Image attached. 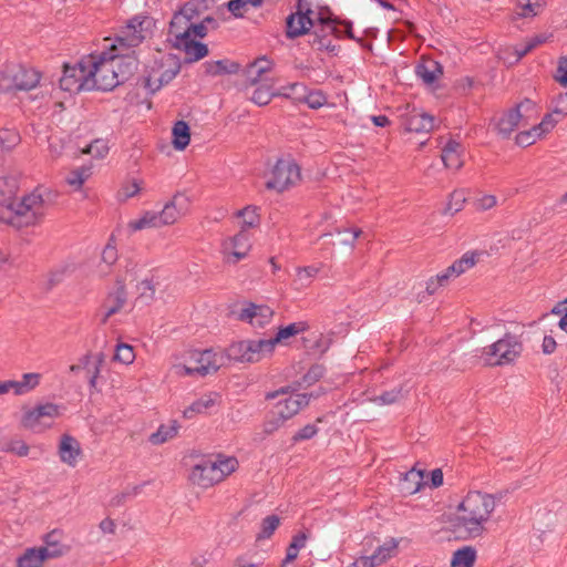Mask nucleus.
<instances>
[{
  "mask_svg": "<svg viewBox=\"0 0 567 567\" xmlns=\"http://www.w3.org/2000/svg\"><path fill=\"white\" fill-rule=\"evenodd\" d=\"M309 329V324L306 321H298L290 323L286 327L279 328L277 334L274 338L268 339L271 341L272 351L278 343L285 342L287 339L295 337Z\"/></svg>",
  "mask_w": 567,
  "mask_h": 567,
  "instance_id": "nucleus-28",
  "label": "nucleus"
},
{
  "mask_svg": "<svg viewBox=\"0 0 567 567\" xmlns=\"http://www.w3.org/2000/svg\"><path fill=\"white\" fill-rule=\"evenodd\" d=\"M41 79V74L27 66H14L3 72L0 79V89L3 92L30 91L34 89Z\"/></svg>",
  "mask_w": 567,
  "mask_h": 567,
  "instance_id": "nucleus-11",
  "label": "nucleus"
},
{
  "mask_svg": "<svg viewBox=\"0 0 567 567\" xmlns=\"http://www.w3.org/2000/svg\"><path fill=\"white\" fill-rule=\"evenodd\" d=\"M190 23L187 22L186 18L176 13L169 24V35L174 38V45L178 41L188 40L190 38Z\"/></svg>",
  "mask_w": 567,
  "mask_h": 567,
  "instance_id": "nucleus-30",
  "label": "nucleus"
},
{
  "mask_svg": "<svg viewBox=\"0 0 567 567\" xmlns=\"http://www.w3.org/2000/svg\"><path fill=\"white\" fill-rule=\"evenodd\" d=\"M58 454L62 463L74 467L82 456V449L75 437L63 434L58 446Z\"/></svg>",
  "mask_w": 567,
  "mask_h": 567,
  "instance_id": "nucleus-23",
  "label": "nucleus"
},
{
  "mask_svg": "<svg viewBox=\"0 0 567 567\" xmlns=\"http://www.w3.org/2000/svg\"><path fill=\"white\" fill-rule=\"evenodd\" d=\"M260 85H258L251 96H250V101L259 106H265L267 104L270 103V101L272 100L274 96H278L280 95V93H277L275 92L272 89H274V82L271 83H268V82H261L259 83Z\"/></svg>",
  "mask_w": 567,
  "mask_h": 567,
  "instance_id": "nucleus-36",
  "label": "nucleus"
},
{
  "mask_svg": "<svg viewBox=\"0 0 567 567\" xmlns=\"http://www.w3.org/2000/svg\"><path fill=\"white\" fill-rule=\"evenodd\" d=\"M534 103L529 100H525L519 103L516 107L507 111L497 122V133L503 137L507 138L511 134L522 125V122L528 117V112H534Z\"/></svg>",
  "mask_w": 567,
  "mask_h": 567,
  "instance_id": "nucleus-14",
  "label": "nucleus"
},
{
  "mask_svg": "<svg viewBox=\"0 0 567 567\" xmlns=\"http://www.w3.org/2000/svg\"><path fill=\"white\" fill-rule=\"evenodd\" d=\"M109 152L107 144L102 140H95L90 145H87L83 153L91 154L92 156L96 158H103Z\"/></svg>",
  "mask_w": 567,
  "mask_h": 567,
  "instance_id": "nucleus-55",
  "label": "nucleus"
},
{
  "mask_svg": "<svg viewBox=\"0 0 567 567\" xmlns=\"http://www.w3.org/2000/svg\"><path fill=\"white\" fill-rule=\"evenodd\" d=\"M401 114L402 124L408 132L429 133L434 127V117L421 110L411 109L406 105Z\"/></svg>",
  "mask_w": 567,
  "mask_h": 567,
  "instance_id": "nucleus-18",
  "label": "nucleus"
},
{
  "mask_svg": "<svg viewBox=\"0 0 567 567\" xmlns=\"http://www.w3.org/2000/svg\"><path fill=\"white\" fill-rule=\"evenodd\" d=\"M190 206V198L185 193H176L167 202L161 212H157L161 225L169 226L175 224L182 216L186 215Z\"/></svg>",
  "mask_w": 567,
  "mask_h": 567,
  "instance_id": "nucleus-16",
  "label": "nucleus"
},
{
  "mask_svg": "<svg viewBox=\"0 0 567 567\" xmlns=\"http://www.w3.org/2000/svg\"><path fill=\"white\" fill-rule=\"evenodd\" d=\"M462 153V145L454 140H450L441 154L444 166L455 171L460 169L463 166Z\"/></svg>",
  "mask_w": 567,
  "mask_h": 567,
  "instance_id": "nucleus-27",
  "label": "nucleus"
},
{
  "mask_svg": "<svg viewBox=\"0 0 567 567\" xmlns=\"http://www.w3.org/2000/svg\"><path fill=\"white\" fill-rule=\"evenodd\" d=\"M41 374L39 373H24L22 380L17 381V394H24L33 390L40 382Z\"/></svg>",
  "mask_w": 567,
  "mask_h": 567,
  "instance_id": "nucleus-47",
  "label": "nucleus"
},
{
  "mask_svg": "<svg viewBox=\"0 0 567 567\" xmlns=\"http://www.w3.org/2000/svg\"><path fill=\"white\" fill-rule=\"evenodd\" d=\"M398 546L399 542L394 538H391L375 549V551L371 555L372 560L377 566L384 564L394 555Z\"/></svg>",
  "mask_w": 567,
  "mask_h": 567,
  "instance_id": "nucleus-43",
  "label": "nucleus"
},
{
  "mask_svg": "<svg viewBox=\"0 0 567 567\" xmlns=\"http://www.w3.org/2000/svg\"><path fill=\"white\" fill-rule=\"evenodd\" d=\"M274 315L275 311L266 305L249 303L240 310L238 319L249 322L252 327L264 328L271 321Z\"/></svg>",
  "mask_w": 567,
  "mask_h": 567,
  "instance_id": "nucleus-19",
  "label": "nucleus"
},
{
  "mask_svg": "<svg viewBox=\"0 0 567 567\" xmlns=\"http://www.w3.org/2000/svg\"><path fill=\"white\" fill-rule=\"evenodd\" d=\"M173 146L177 151L185 150L190 141L189 126L184 121H178L173 126Z\"/></svg>",
  "mask_w": 567,
  "mask_h": 567,
  "instance_id": "nucleus-38",
  "label": "nucleus"
},
{
  "mask_svg": "<svg viewBox=\"0 0 567 567\" xmlns=\"http://www.w3.org/2000/svg\"><path fill=\"white\" fill-rule=\"evenodd\" d=\"M20 143V136L16 131L3 128L0 131V156L11 151Z\"/></svg>",
  "mask_w": 567,
  "mask_h": 567,
  "instance_id": "nucleus-45",
  "label": "nucleus"
},
{
  "mask_svg": "<svg viewBox=\"0 0 567 567\" xmlns=\"http://www.w3.org/2000/svg\"><path fill=\"white\" fill-rule=\"evenodd\" d=\"M476 559V550L472 546L457 549L452 557L451 567H473Z\"/></svg>",
  "mask_w": 567,
  "mask_h": 567,
  "instance_id": "nucleus-41",
  "label": "nucleus"
},
{
  "mask_svg": "<svg viewBox=\"0 0 567 567\" xmlns=\"http://www.w3.org/2000/svg\"><path fill=\"white\" fill-rule=\"evenodd\" d=\"M92 358H93L92 352H87L84 355H82L81 358H79L76 363L71 364L69 367L70 373H74L75 374V373H79L82 370H86L87 372H90L91 371V364H92Z\"/></svg>",
  "mask_w": 567,
  "mask_h": 567,
  "instance_id": "nucleus-57",
  "label": "nucleus"
},
{
  "mask_svg": "<svg viewBox=\"0 0 567 567\" xmlns=\"http://www.w3.org/2000/svg\"><path fill=\"white\" fill-rule=\"evenodd\" d=\"M161 227L163 226L161 225L157 212L152 210L144 212L141 217L128 223V228L133 231Z\"/></svg>",
  "mask_w": 567,
  "mask_h": 567,
  "instance_id": "nucleus-32",
  "label": "nucleus"
},
{
  "mask_svg": "<svg viewBox=\"0 0 567 567\" xmlns=\"http://www.w3.org/2000/svg\"><path fill=\"white\" fill-rule=\"evenodd\" d=\"M301 181V168L291 157H280L276 161L267 176L265 184L269 190L284 193L297 186Z\"/></svg>",
  "mask_w": 567,
  "mask_h": 567,
  "instance_id": "nucleus-6",
  "label": "nucleus"
},
{
  "mask_svg": "<svg viewBox=\"0 0 567 567\" xmlns=\"http://www.w3.org/2000/svg\"><path fill=\"white\" fill-rule=\"evenodd\" d=\"M52 200L50 190L37 187L19 199L13 198L7 208L0 210V220L17 229L33 227L40 224Z\"/></svg>",
  "mask_w": 567,
  "mask_h": 567,
  "instance_id": "nucleus-2",
  "label": "nucleus"
},
{
  "mask_svg": "<svg viewBox=\"0 0 567 567\" xmlns=\"http://www.w3.org/2000/svg\"><path fill=\"white\" fill-rule=\"evenodd\" d=\"M250 247L249 235L245 228H241L238 234L224 240L221 245L225 262L237 264L248 255Z\"/></svg>",
  "mask_w": 567,
  "mask_h": 567,
  "instance_id": "nucleus-15",
  "label": "nucleus"
},
{
  "mask_svg": "<svg viewBox=\"0 0 567 567\" xmlns=\"http://www.w3.org/2000/svg\"><path fill=\"white\" fill-rule=\"evenodd\" d=\"M287 421L280 415L271 413V416L262 424V432L270 435L279 430Z\"/></svg>",
  "mask_w": 567,
  "mask_h": 567,
  "instance_id": "nucleus-56",
  "label": "nucleus"
},
{
  "mask_svg": "<svg viewBox=\"0 0 567 567\" xmlns=\"http://www.w3.org/2000/svg\"><path fill=\"white\" fill-rule=\"evenodd\" d=\"M482 252L477 251H467L460 259L454 261L450 266V274H455L456 277L466 272L468 269L473 268L478 261Z\"/></svg>",
  "mask_w": 567,
  "mask_h": 567,
  "instance_id": "nucleus-35",
  "label": "nucleus"
},
{
  "mask_svg": "<svg viewBox=\"0 0 567 567\" xmlns=\"http://www.w3.org/2000/svg\"><path fill=\"white\" fill-rule=\"evenodd\" d=\"M208 75L234 74L239 71V64L229 60L210 61L204 64Z\"/></svg>",
  "mask_w": 567,
  "mask_h": 567,
  "instance_id": "nucleus-33",
  "label": "nucleus"
},
{
  "mask_svg": "<svg viewBox=\"0 0 567 567\" xmlns=\"http://www.w3.org/2000/svg\"><path fill=\"white\" fill-rule=\"evenodd\" d=\"M442 73L443 72L441 65L433 60L424 61L416 68V74L426 84L434 83L440 78V75H442Z\"/></svg>",
  "mask_w": 567,
  "mask_h": 567,
  "instance_id": "nucleus-34",
  "label": "nucleus"
},
{
  "mask_svg": "<svg viewBox=\"0 0 567 567\" xmlns=\"http://www.w3.org/2000/svg\"><path fill=\"white\" fill-rule=\"evenodd\" d=\"M238 216L243 217V228L245 229L246 227H255L259 221L258 215L256 214V209L251 207H246L243 210H239Z\"/></svg>",
  "mask_w": 567,
  "mask_h": 567,
  "instance_id": "nucleus-58",
  "label": "nucleus"
},
{
  "mask_svg": "<svg viewBox=\"0 0 567 567\" xmlns=\"http://www.w3.org/2000/svg\"><path fill=\"white\" fill-rule=\"evenodd\" d=\"M213 464H215L218 474H220V482L238 467V461L235 457H219L217 461L213 462Z\"/></svg>",
  "mask_w": 567,
  "mask_h": 567,
  "instance_id": "nucleus-46",
  "label": "nucleus"
},
{
  "mask_svg": "<svg viewBox=\"0 0 567 567\" xmlns=\"http://www.w3.org/2000/svg\"><path fill=\"white\" fill-rule=\"evenodd\" d=\"M424 471L412 468L405 473L401 481V491L405 494L413 495L423 486Z\"/></svg>",
  "mask_w": 567,
  "mask_h": 567,
  "instance_id": "nucleus-29",
  "label": "nucleus"
},
{
  "mask_svg": "<svg viewBox=\"0 0 567 567\" xmlns=\"http://www.w3.org/2000/svg\"><path fill=\"white\" fill-rule=\"evenodd\" d=\"M551 114L553 115L557 114V115H561V116L567 115V92L559 94L557 96V99L555 101V107H554Z\"/></svg>",
  "mask_w": 567,
  "mask_h": 567,
  "instance_id": "nucleus-63",
  "label": "nucleus"
},
{
  "mask_svg": "<svg viewBox=\"0 0 567 567\" xmlns=\"http://www.w3.org/2000/svg\"><path fill=\"white\" fill-rule=\"evenodd\" d=\"M279 524L280 519L276 515H269L266 518H264L261 523V532L258 535V538H269L278 528Z\"/></svg>",
  "mask_w": 567,
  "mask_h": 567,
  "instance_id": "nucleus-54",
  "label": "nucleus"
},
{
  "mask_svg": "<svg viewBox=\"0 0 567 567\" xmlns=\"http://www.w3.org/2000/svg\"><path fill=\"white\" fill-rule=\"evenodd\" d=\"M48 560L41 549L30 548L18 559V567H42L43 563Z\"/></svg>",
  "mask_w": 567,
  "mask_h": 567,
  "instance_id": "nucleus-44",
  "label": "nucleus"
},
{
  "mask_svg": "<svg viewBox=\"0 0 567 567\" xmlns=\"http://www.w3.org/2000/svg\"><path fill=\"white\" fill-rule=\"evenodd\" d=\"M319 274V268L315 266L298 267L296 269V277L293 285L297 290L307 288L311 285L312 280Z\"/></svg>",
  "mask_w": 567,
  "mask_h": 567,
  "instance_id": "nucleus-42",
  "label": "nucleus"
},
{
  "mask_svg": "<svg viewBox=\"0 0 567 567\" xmlns=\"http://www.w3.org/2000/svg\"><path fill=\"white\" fill-rule=\"evenodd\" d=\"M111 59L116 63V71L121 82L127 80L137 70L135 51H112Z\"/></svg>",
  "mask_w": 567,
  "mask_h": 567,
  "instance_id": "nucleus-25",
  "label": "nucleus"
},
{
  "mask_svg": "<svg viewBox=\"0 0 567 567\" xmlns=\"http://www.w3.org/2000/svg\"><path fill=\"white\" fill-rule=\"evenodd\" d=\"M305 2L306 0H299L297 12L287 18V37L295 39L306 34L317 22L322 25V31L328 30L330 33L334 32L336 28L332 21L323 18L319 13L313 18L315 12L306 7Z\"/></svg>",
  "mask_w": 567,
  "mask_h": 567,
  "instance_id": "nucleus-8",
  "label": "nucleus"
},
{
  "mask_svg": "<svg viewBox=\"0 0 567 567\" xmlns=\"http://www.w3.org/2000/svg\"><path fill=\"white\" fill-rule=\"evenodd\" d=\"M194 484L207 488L220 482V474L213 462H203L193 467L189 476Z\"/></svg>",
  "mask_w": 567,
  "mask_h": 567,
  "instance_id": "nucleus-22",
  "label": "nucleus"
},
{
  "mask_svg": "<svg viewBox=\"0 0 567 567\" xmlns=\"http://www.w3.org/2000/svg\"><path fill=\"white\" fill-rule=\"evenodd\" d=\"M60 415L59 406L53 403H47L29 411L22 420L23 425L32 431H41L50 426L51 420Z\"/></svg>",
  "mask_w": 567,
  "mask_h": 567,
  "instance_id": "nucleus-17",
  "label": "nucleus"
},
{
  "mask_svg": "<svg viewBox=\"0 0 567 567\" xmlns=\"http://www.w3.org/2000/svg\"><path fill=\"white\" fill-rule=\"evenodd\" d=\"M465 203V195L462 190H454L450 195V199L445 207V213L450 215H454L460 212Z\"/></svg>",
  "mask_w": 567,
  "mask_h": 567,
  "instance_id": "nucleus-51",
  "label": "nucleus"
},
{
  "mask_svg": "<svg viewBox=\"0 0 567 567\" xmlns=\"http://www.w3.org/2000/svg\"><path fill=\"white\" fill-rule=\"evenodd\" d=\"M556 80L560 84L567 85V56H561L558 60Z\"/></svg>",
  "mask_w": 567,
  "mask_h": 567,
  "instance_id": "nucleus-64",
  "label": "nucleus"
},
{
  "mask_svg": "<svg viewBox=\"0 0 567 567\" xmlns=\"http://www.w3.org/2000/svg\"><path fill=\"white\" fill-rule=\"evenodd\" d=\"M135 359L134 350L126 343H120L116 346L114 360L123 364H131Z\"/></svg>",
  "mask_w": 567,
  "mask_h": 567,
  "instance_id": "nucleus-50",
  "label": "nucleus"
},
{
  "mask_svg": "<svg viewBox=\"0 0 567 567\" xmlns=\"http://www.w3.org/2000/svg\"><path fill=\"white\" fill-rule=\"evenodd\" d=\"M324 367L321 364H313L308 372L302 377L301 381L298 383V389L300 386H311L317 381H319L324 374Z\"/></svg>",
  "mask_w": 567,
  "mask_h": 567,
  "instance_id": "nucleus-48",
  "label": "nucleus"
},
{
  "mask_svg": "<svg viewBox=\"0 0 567 567\" xmlns=\"http://www.w3.org/2000/svg\"><path fill=\"white\" fill-rule=\"evenodd\" d=\"M85 58L73 66L64 65L63 75L60 79V87L70 93L91 91Z\"/></svg>",
  "mask_w": 567,
  "mask_h": 567,
  "instance_id": "nucleus-13",
  "label": "nucleus"
},
{
  "mask_svg": "<svg viewBox=\"0 0 567 567\" xmlns=\"http://www.w3.org/2000/svg\"><path fill=\"white\" fill-rule=\"evenodd\" d=\"M203 3L204 0H189L183 6L178 13L186 18L187 22H192V20L199 14V9Z\"/></svg>",
  "mask_w": 567,
  "mask_h": 567,
  "instance_id": "nucleus-53",
  "label": "nucleus"
},
{
  "mask_svg": "<svg viewBox=\"0 0 567 567\" xmlns=\"http://www.w3.org/2000/svg\"><path fill=\"white\" fill-rule=\"evenodd\" d=\"M318 433V429L313 424H307L302 429H300L292 437L295 442L309 440L313 437Z\"/></svg>",
  "mask_w": 567,
  "mask_h": 567,
  "instance_id": "nucleus-62",
  "label": "nucleus"
},
{
  "mask_svg": "<svg viewBox=\"0 0 567 567\" xmlns=\"http://www.w3.org/2000/svg\"><path fill=\"white\" fill-rule=\"evenodd\" d=\"M272 352L271 341L268 339H248L233 342L225 350V355L237 362L255 363L271 355Z\"/></svg>",
  "mask_w": 567,
  "mask_h": 567,
  "instance_id": "nucleus-9",
  "label": "nucleus"
},
{
  "mask_svg": "<svg viewBox=\"0 0 567 567\" xmlns=\"http://www.w3.org/2000/svg\"><path fill=\"white\" fill-rule=\"evenodd\" d=\"M127 295L122 280H116L115 288L106 296L102 309V322L105 323L110 317L120 312L126 305Z\"/></svg>",
  "mask_w": 567,
  "mask_h": 567,
  "instance_id": "nucleus-20",
  "label": "nucleus"
},
{
  "mask_svg": "<svg viewBox=\"0 0 567 567\" xmlns=\"http://www.w3.org/2000/svg\"><path fill=\"white\" fill-rule=\"evenodd\" d=\"M225 354L213 350H190L185 353L184 360L173 364V371L178 377H205L218 371L224 364Z\"/></svg>",
  "mask_w": 567,
  "mask_h": 567,
  "instance_id": "nucleus-3",
  "label": "nucleus"
},
{
  "mask_svg": "<svg viewBox=\"0 0 567 567\" xmlns=\"http://www.w3.org/2000/svg\"><path fill=\"white\" fill-rule=\"evenodd\" d=\"M522 351L523 344L518 337L506 333L502 339L485 347L482 355L488 365H504L514 362Z\"/></svg>",
  "mask_w": 567,
  "mask_h": 567,
  "instance_id": "nucleus-10",
  "label": "nucleus"
},
{
  "mask_svg": "<svg viewBox=\"0 0 567 567\" xmlns=\"http://www.w3.org/2000/svg\"><path fill=\"white\" fill-rule=\"evenodd\" d=\"M138 299L145 303L154 299L156 291V284L153 279H144L136 286Z\"/></svg>",
  "mask_w": 567,
  "mask_h": 567,
  "instance_id": "nucleus-49",
  "label": "nucleus"
},
{
  "mask_svg": "<svg viewBox=\"0 0 567 567\" xmlns=\"http://www.w3.org/2000/svg\"><path fill=\"white\" fill-rule=\"evenodd\" d=\"M274 68V62L267 55H261L249 63L245 70L246 82L249 85H258L261 82H268L265 78Z\"/></svg>",
  "mask_w": 567,
  "mask_h": 567,
  "instance_id": "nucleus-24",
  "label": "nucleus"
},
{
  "mask_svg": "<svg viewBox=\"0 0 567 567\" xmlns=\"http://www.w3.org/2000/svg\"><path fill=\"white\" fill-rule=\"evenodd\" d=\"M101 259L107 267L112 266L117 260L115 246L107 244L102 251Z\"/></svg>",
  "mask_w": 567,
  "mask_h": 567,
  "instance_id": "nucleus-61",
  "label": "nucleus"
},
{
  "mask_svg": "<svg viewBox=\"0 0 567 567\" xmlns=\"http://www.w3.org/2000/svg\"><path fill=\"white\" fill-rule=\"evenodd\" d=\"M45 545L38 547L48 559L61 557L70 551V547L61 544V532L52 530L45 536Z\"/></svg>",
  "mask_w": 567,
  "mask_h": 567,
  "instance_id": "nucleus-26",
  "label": "nucleus"
},
{
  "mask_svg": "<svg viewBox=\"0 0 567 567\" xmlns=\"http://www.w3.org/2000/svg\"><path fill=\"white\" fill-rule=\"evenodd\" d=\"M265 399L277 400L271 413L280 415L288 421L298 414L302 408L309 404L310 395L298 393L297 386L288 385L266 393Z\"/></svg>",
  "mask_w": 567,
  "mask_h": 567,
  "instance_id": "nucleus-7",
  "label": "nucleus"
},
{
  "mask_svg": "<svg viewBox=\"0 0 567 567\" xmlns=\"http://www.w3.org/2000/svg\"><path fill=\"white\" fill-rule=\"evenodd\" d=\"M146 19L134 17L127 21L126 25L121 28L116 34L115 41L110 44L111 51H131L138 47L145 39L146 29L144 24Z\"/></svg>",
  "mask_w": 567,
  "mask_h": 567,
  "instance_id": "nucleus-12",
  "label": "nucleus"
},
{
  "mask_svg": "<svg viewBox=\"0 0 567 567\" xmlns=\"http://www.w3.org/2000/svg\"><path fill=\"white\" fill-rule=\"evenodd\" d=\"M557 120L553 118V114H546L538 125L533 126L530 130L523 131L516 135V144L519 146H529L534 144L537 138L548 133L555 127Z\"/></svg>",
  "mask_w": 567,
  "mask_h": 567,
  "instance_id": "nucleus-21",
  "label": "nucleus"
},
{
  "mask_svg": "<svg viewBox=\"0 0 567 567\" xmlns=\"http://www.w3.org/2000/svg\"><path fill=\"white\" fill-rule=\"evenodd\" d=\"M497 205V198L494 195L485 194L476 200V208L478 210H489Z\"/></svg>",
  "mask_w": 567,
  "mask_h": 567,
  "instance_id": "nucleus-60",
  "label": "nucleus"
},
{
  "mask_svg": "<svg viewBox=\"0 0 567 567\" xmlns=\"http://www.w3.org/2000/svg\"><path fill=\"white\" fill-rule=\"evenodd\" d=\"M179 425L176 421H172L169 424L161 425L156 432L150 435L148 441L153 445H161L165 442L175 437L178 433Z\"/></svg>",
  "mask_w": 567,
  "mask_h": 567,
  "instance_id": "nucleus-39",
  "label": "nucleus"
},
{
  "mask_svg": "<svg viewBox=\"0 0 567 567\" xmlns=\"http://www.w3.org/2000/svg\"><path fill=\"white\" fill-rule=\"evenodd\" d=\"M403 398V392L401 388L392 389L391 391L384 392L380 396H378L374 401L381 402L382 404H392Z\"/></svg>",
  "mask_w": 567,
  "mask_h": 567,
  "instance_id": "nucleus-59",
  "label": "nucleus"
},
{
  "mask_svg": "<svg viewBox=\"0 0 567 567\" xmlns=\"http://www.w3.org/2000/svg\"><path fill=\"white\" fill-rule=\"evenodd\" d=\"M218 394L209 393L200 396L187 409L184 410V416L187 419L193 417L195 414L204 413L206 410L215 405Z\"/></svg>",
  "mask_w": 567,
  "mask_h": 567,
  "instance_id": "nucleus-40",
  "label": "nucleus"
},
{
  "mask_svg": "<svg viewBox=\"0 0 567 567\" xmlns=\"http://www.w3.org/2000/svg\"><path fill=\"white\" fill-rule=\"evenodd\" d=\"M175 47L178 49H183L186 53L188 61L190 62L198 61L208 54V48L206 44L202 42H196L190 38L186 41H178V43Z\"/></svg>",
  "mask_w": 567,
  "mask_h": 567,
  "instance_id": "nucleus-31",
  "label": "nucleus"
},
{
  "mask_svg": "<svg viewBox=\"0 0 567 567\" xmlns=\"http://www.w3.org/2000/svg\"><path fill=\"white\" fill-rule=\"evenodd\" d=\"M495 507L496 501L492 494L480 491L468 492L456 505L450 519L452 530L463 539L481 537L486 530Z\"/></svg>",
  "mask_w": 567,
  "mask_h": 567,
  "instance_id": "nucleus-1",
  "label": "nucleus"
},
{
  "mask_svg": "<svg viewBox=\"0 0 567 567\" xmlns=\"http://www.w3.org/2000/svg\"><path fill=\"white\" fill-rule=\"evenodd\" d=\"M91 91H111L116 87L121 80L117 75L116 63L111 59L110 53H102L99 56L89 55L85 58Z\"/></svg>",
  "mask_w": 567,
  "mask_h": 567,
  "instance_id": "nucleus-4",
  "label": "nucleus"
},
{
  "mask_svg": "<svg viewBox=\"0 0 567 567\" xmlns=\"http://www.w3.org/2000/svg\"><path fill=\"white\" fill-rule=\"evenodd\" d=\"M90 176V168L86 167H80L75 171H72L68 177L66 183L76 189L81 188L83 183L89 178Z\"/></svg>",
  "mask_w": 567,
  "mask_h": 567,
  "instance_id": "nucleus-52",
  "label": "nucleus"
},
{
  "mask_svg": "<svg viewBox=\"0 0 567 567\" xmlns=\"http://www.w3.org/2000/svg\"><path fill=\"white\" fill-rule=\"evenodd\" d=\"M18 189L17 179L13 177H0V210L7 208L13 200Z\"/></svg>",
  "mask_w": 567,
  "mask_h": 567,
  "instance_id": "nucleus-37",
  "label": "nucleus"
},
{
  "mask_svg": "<svg viewBox=\"0 0 567 567\" xmlns=\"http://www.w3.org/2000/svg\"><path fill=\"white\" fill-rule=\"evenodd\" d=\"M181 71L179 62L172 54L162 55L146 66L141 79L142 86L151 94L168 84Z\"/></svg>",
  "mask_w": 567,
  "mask_h": 567,
  "instance_id": "nucleus-5",
  "label": "nucleus"
}]
</instances>
